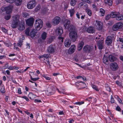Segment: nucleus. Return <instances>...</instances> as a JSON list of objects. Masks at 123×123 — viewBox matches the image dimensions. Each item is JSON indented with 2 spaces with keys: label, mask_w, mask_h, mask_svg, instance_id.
<instances>
[{
  "label": "nucleus",
  "mask_w": 123,
  "mask_h": 123,
  "mask_svg": "<svg viewBox=\"0 0 123 123\" xmlns=\"http://www.w3.org/2000/svg\"><path fill=\"white\" fill-rule=\"evenodd\" d=\"M20 16L19 15H16V28L17 27L18 30L20 31L24 30L25 27V25L24 21H19V18Z\"/></svg>",
  "instance_id": "f257e3e1"
},
{
  "label": "nucleus",
  "mask_w": 123,
  "mask_h": 123,
  "mask_svg": "<svg viewBox=\"0 0 123 123\" xmlns=\"http://www.w3.org/2000/svg\"><path fill=\"white\" fill-rule=\"evenodd\" d=\"M95 41L97 42V44L99 49H102L103 47L104 39L101 37L100 35H98L96 37Z\"/></svg>",
  "instance_id": "f03ea898"
},
{
  "label": "nucleus",
  "mask_w": 123,
  "mask_h": 123,
  "mask_svg": "<svg viewBox=\"0 0 123 123\" xmlns=\"http://www.w3.org/2000/svg\"><path fill=\"white\" fill-rule=\"evenodd\" d=\"M35 28L37 30H39L42 27L43 22L42 20L40 19H38L35 21Z\"/></svg>",
  "instance_id": "7ed1b4c3"
},
{
  "label": "nucleus",
  "mask_w": 123,
  "mask_h": 123,
  "mask_svg": "<svg viewBox=\"0 0 123 123\" xmlns=\"http://www.w3.org/2000/svg\"><path fill=\"white\" fill-rule=\"evenodd\" d=\"M69 36L72 42H75L76 40L78 37V34L76 31H71L69 33Z\"/></svg>",
  "instance_id": "20e7f679"
},
{
  "label": "nucleus",
  "mask_w": 123,
  "mask_h": 123,
  "mask_svg": "<svg viewBox=\"0 0 123 123\" xmlns=\"http://www.w3.org/2000/svg\"><path fill=\"white\" fill-rule=\"evenodd\" d=\"M37 4L36 1L34 0H32L29 2L27 4V7L29 9H32Z\"/></svg>",
  "instance_id": "39448f33"
},
{
  "label": "nucleus",
  "mask_w": 123,
  "mask_h": 123,
  "mask_svg": "<svg viewBox=\"0 0 123 123\" xmlns=\"http://www.w3.org/2000/svg\"><path fill=\"white\" fill-rule=\"evenodd\" d=\"M61 21V18L59 16L55 17L52 20V23L53 25L55 26L58 25Z\"/></svg>",
  "instance_id": "423d86ee"
},
{
  "label": "nucleus",
  "mask_w": 123,
  "mask_h": 123,
  "mask_svg": "<svg viewBox=\"0 0 123 123\" xmlns=\"http://www.w3.org/2000/svg\"><path fill=\"white\" fill-rule=\"evenodd\" d=\"M123 25L122 22H118L114 25L113 26L112 29L114 31H116L121 28Z\"/></svg>",
  "instance_id": "0eeeda50"
},
{
  "label": "nucleus",
  "mask_w": 123,
  "mask_h": 123,
  "mask_svg": "<svg viewBox=\"0 0 123 123\" xmlns=\"http://www.w3.org/2000/svg\"><path fill=\"white\" fill-rule=\"evenodd\" d=\"M47 91V92L49 95H53L55 92V87L53 86H50L48 88Z\"/></svg>",
  "instance_id": "6e6552de"
},
{
  "label": "nucleus",
  "mask_w": 123,
  "mask_h": 123,
  "mask_svg": "<svg viewBox=\"0 0 123 123\" xmlns=\"http://www.w3.org/2000/svg\"><path fill=\"white\" fill-rule=\"evenodd\" d=\"M34 21V19L32 18H30L27 19L26 21V23L27 25L29 26L33 25Z\"/></svg>",
  "instance_id": "1a4fd4ad"
},
{
  "label": "nucleus",
  "mask_w": 123,
  "mask_h": 123,
  "mask_svg": "<svg viewBox=\"0 0 123 123\" xmlns=\"http://www.w3.org/2000/svg\"><path fill=\"white\" fill-rule=\"evenodd\" d=\"M93 47L92 46L88 45H86L83 48L84 51L86 52L90 53L93 50Z\"/></svg>",
  "instance_id": "9d476101"
},
{
  "label": "nucleus",
  "mask_w": 123,
  "mask_h": 123,
  "mask_svg": "<svg viewBox=\"0 0 123 123\" xmlns=\"http://www.w3.org/2000/svg\"><path fill=\"white\" fill-rule=\"evenodd\" d=\"M110 66L111 69L113 71L117 70L118 68V66L117 64L115 62L111 63L110 64Z\"/></svg>",
  "instance_id": "9b49d317"
},
{
  "label": "nucleus",
  "mask_w": 123,
  "mask_h": 123,
  "mask_svg": "<svg viewBox=\"0 0 123 123\" xmlns=\"http://www.w3.org/2000/svg\"><path fill=\"white\" fill-rule=\"evenodd\" d=\"M76 49V47L75 45H72L68 50V53L70 54H72L75 51Z\"/></svg>",
  "instance_id": "f8f14e48"
},
{
  "label": "nucleus",
  "mask_w": 123,
  "mask_h": 123,
  "mask_svg": "<svg viewBox=\"0 0 123 123\" xmlns=\"http://www.w3.org/2000/svg\"><path fill=\"white\" fill-rule=\"evenodd\" d=\"M75 85L76 86L79 87L80 86L81 87V88H85L86 86L85 83L83 82H82L81 81H78L76 82L75 83Z\"/></svg>",
  "instance_id": "ddd939ff"
},
{
  "label": "nucleus",
  "mask_w": 123,
  "mask_h": 123,
  "mask_svg": "<svg viewBox=\"0 0 123 123\" xmlns=\"http://www.w3.org/2000/svg\"><path fill=\"white\" fill-rule=\"evenodd\" d=\"M55 49L52 45H50L48 47L47 51L50 54H52L55 52Z\"/></svg>",
  "instance_id": "4468645a"
},
{
  "label": "nucleus",
  "mask_w": 123,
  "mask_h": 123,
  "mask_svg": "<svg viewBox=\"0 0 123 123\" xmlns=\"http://www.w3.org/2000/svg\"><path fill=\"white\" fill-rule=\"evenodd\" d=\"M112 42V40L111 37L110 36H108L105 40V43L108 45H109L111 44Z\"/></svg>",
  "instance_id": "2eb2a0df"
},
{
  "label": "nucleus",
  "mask_w": 123,
  "mask_h": 123,
  "mask_svg": "<svg viewBox=\"0 0 123 123\" xmlns=\"http://www.w3.org/2000/svg\"><path fill=\"white\" fill-rule=\"evenodd\" d=\"M3 43L6 46L8 47H11V46L12 45V44L10 42L8 38H6L4 39V40L3 41Z\"/></svg>",
  "instance_id": "dca6fc26"
},
{
  "label": "nucleus",
  "mask_w": 123,
  "mask_h": 123,
  "mask_svg": "<svg viewBox=\"0 0 123 123\" xmlns=\"http://www.w3.org/2000/svg\"><path fill=\"white\" fill-rule=\"evenodd\" d=\"M96 22L97 25V30H102L103 27L102 23H101L100 21H96Z\"/></svg>",
  "instance_id": "f3484780"
},
{
  "label": "nucleus",
  "mask_w": 123,
  "mask_h": 123,
  "mask_svg": "<svg viewBox=\"0 0 123 123\" xmlns=\"http://www.w3.org/2000/svg\"><path fill=\"white\" fill-rule=\"evenodd\" d=\"M7 14H8L11 13L12 10V8L11 6H9L4 8Z\"/></svg>",
  "instance_id": "a211bd4d"
},
{
  "label": "nucleus",
  "mask_w": 123,
  "mask_h": 123,
  "mask_svg": "<svg viewBox=\"0 0 123 123\" xmlns=\"http://www.w3.org/2000/svg\"><path fill=\"white\" fill-rule=\"evenodd\" d=\"M64 27L66 29L69 26V25L71 23V21L69 20L66 19L64 21Z\"/></svg>",
  "instance_id": "6ab92c4d"
},
{
  "label": "nucleus",
  "mask_w": 123,
  "mask_h": 123,
  "mask_svg": "<svg viewBox=\"0 0 123 123\" xmlns=\"http://www.w3.org/2000/svg\"><path fill=\"white\" fill-rule=\"evenodd\" d=\"M67 28L68 31H75L76 29L75 26L73 25H70Z\"/></svg>",
  "instance_id": "aec40b11"
},
{
  "label": "nucleus",
  "mask_w": 123,
  "mask_h": 123,
  "mask_svg": "<svg viewBox=\"0 0 123 123\" xmlns=\"http://www.w3.org/2000/svg\"><path fill=\"white\" fill-rule=\"evenodd\" d=\"M71 43V42L70 39H66L65 42V45L66 47H68L70 46Z\"/></svg>",
  "instance_id": "412c9836"
},
{
  "label": "nucleus",
  "mask_w": 123,
  "mask_h": 123,
  "mask_svg": "<svg viewBox=\"0 0 123 123\" xmlns=\"http://www.w3.org/2000/svg\"><path fill=\"white\" fill-rule=\"evenodd\" d=\"M119 14V13L118 12H112L110 14L111 18H112L116 17Z\"/></svg>",
  "instance_id": "4be33fe9"
},
{
  "label": "nucleus",
  "mask_w": 123,
  "mask_h": 123,
  "mask_svg": "<svg viewBox=\"0 0 123 123\" xmlns=\"http://www.w3.org/2000/svg\"><path fill=\"white\" fill-rule=\"evenodd\" d=\"M108 57L109 61L111 62L115 61L117 59L116 57L112 55H109Z\"/></svg>",
  "instance_id": "5701e85b"
},
{
  "label": "nucleus",
  "mask_w": 123,
  "mask_h": 123,
  "mask_svg": "<svg viewBox=\"0 0 123 123\" xmlns=\"http://www.w3.org/2000/svg\"><path fill=\"white\" fill-rule=\"evenodd\" d=\"M103 61L105 64L108 65L109 64V61L107 56L104 55L103 59Z\"/></svg>",
  "instance_id": "b1692460"
},
{
  "label": "nucleus",
  "mask_w": 123,
  "mask_h": 123,
  "mask_svg": "<svg viewBox=\"0 0 123 123\" xmlns=\"http://www.w3.org/2000/svg\"><path fill=\"white\" fill-rule=\"evenodd\" d=\"M84 43L82 41H81L80 42L78 45V50L79 51H80L82 49Z\"/></svg>",
  "instance_id": "393cba45"
},
{
  "label": "nucleus",
  "mask_w": 123,
  "mask_h": 123,
  "mask_svg": "<svg viewBox=\"0 0 123 123\" xmlns=\"http://www.w3.org/2000/svg\"><path fill=\"white\" fill-rule=\"evenodd\" d=\"M63 33V31H58V34L59 35L58 37V39H62V42H63V38L62 37V35Z\"/></svg>",
  "instance_id": "a878e982"
},
{
  "label": "nucleus",
  "mask_w": 123,
  "mask_h": 123,
  "mask_svg": "<svg viewBox=\"0 0 123 123\" xmlns=\"http://www.w3.org/2000/svg\"><path fill=\"white\" fill-rule=\"evenodd\" d=\"M12 22L11 25L12 28L13 29L15 28V17L13 16L12 17Z\"/></svg>",
  "instance_id": "bb28decb"
},
{
  "label": "nucleus",
  "mask_w": 123,
  "mask_h": 123,
  "mask_svg": "<svg viewBox=\"0 0 123 123\" xmlns=\"http://www.w3.org/2000/svg\"><path fill=\"white\" fill-rule=\"evenodd\" d=\"M105 11L102 8H100L99 9V15L101 16H103L105 15Z\"/></svg>",
  "instance_id": "cd10ccee"
},
{
  "label": "nucleus",
  "mask_w": 123,
  "mask_h": 123,
  "mask_svg": "<svg viewBox=\"0 0 123 123\" xmlns=\"http://www.w3.org/2000/svg\"><path fill=\"white\" fill-rule=\"evenodd\" d=\"M105 3L106 4H107L109 6H111L112 4V0H105Z\"/></svg>",
  "instance_id": "c85d7f7f"
},
{
  "label": "nucleus",
  "mask_w": 123,
  "mask_h": 123,
  "mask_svg": "<svg viewBox=\"0 0 123 123\" xmlns=\"http://www.w3.org/2000/svg\"><path fill=\"white\" fill-rule=\"evenodd\" d=\"M37 33V32L36 31H31L30 35L31 38H33L35 37Z\"/></svg>",
  "instance_id": "c756f323"
},
{
  "label": "nucleus",
  "mask_w": 123,
  "mask_h": 123,
  "mask_svg": "<svg viewBox=\"0 0 123 123\" xmlns=\"http://www.w3.org/2000/svg\"><path fill=\"white\" fill-rule=\"evenodd\" d=\"M47 37V33L45 32H43L42 34L41 37L42 39L45 40Z\"/></svg>",
  "instance_id": "7c9ffc66"
},
{
  "label": "nucleus",
  "mask_w": 123,
  "mask_h": 123,
  "mask_svg": "<svg viewBox=\"0 0 123 123\" xmlns=\"http://www.w3.org/2000/svg\"><path fill=\"white\" fill-rule=\"evenodd\" d=\"M0 91L3 93H5V87L3 84H2V86H0Z\"/></svg>",
  "instance_id": "2f4dec72"
},
{
  "label": "nucleus",
  "mask_w": 123,
  "mask_h": 123,
  "mask_svg": "<svg viewBox=\"0 0 123 123\" xmlns=\"http://www.w3.org/2000/svg\"><path fill=\"white\" fill-rule=\"evenodd\" d=\"M28 97L31 99H33L35 98L36 96L31 93H30L28 95Z\"/></svg>",
  "instance_id": "473e14b6"
},
{
  "label": "nucleus",
  "mask_w": 123,
  "mask_h": 123,
  "mask_svg": "<svg viewBox=\"0 0 123 123\" xmlns=\"http://www.w3.org/2000/svg\"><path fill=\"white\" fill-rule=\"evenodd\" d=\"M77 0H71L70 2V5L72 6H74L77 2Z\"/></svg>",
  "instance_id": "72a5a7b5"
},
{
  "label": "nucleus",
  "mask_w": 123,
  "mask_h": 123,
  "mask_svg": "<svg viewBox=\"0 0 123 123\" xmlns=\"http://www.w3.org/2000/svg\"><path fill=\"white\" fill-rule=\"evenodd\" d=\"M116 19L117 20H120L123 19V16L122 15L119 14L117 16Z\"/></svg>",
  "instance_id": "f704fd0d"
},
{
  "label": "nucleus",
  "mask_w": 123,
  "mask_h": 123,
  "mask_svg": "<svg viewBox=\"0 0 123 123\" xmlns=\"http://www.w3.org/2000/svg\"><path fill=\"white\" fill-rule=\"evenodd\" d=\"M22 0H16V5L19 6L20 5L22 2Z\"/></svg>",
  "instance_id": "c9c22d12"
},
{
  "label": "nucleus",
  "mask_w": 123,
  "mask_h": 123,
  "mask_svg": "<svg viewBox=\"0 0 123 123\" xmlns=\"http://www.w3.org/2000/svg\"><path fill=\"white\" fill-rule=\"evenodd\" d=\"M23 42V40H22V39H20L18 41V42L17 43L18 46L19 47H21L22 45Z\"/></svg>",
  "instance_id": "e433bc0d"
},
{
  "label": "nucleus",
  "mask_w": 123,
  "mask_h": 123,
  "mask_svg": "<svg viewBox=\"0 0 123 123\" xmlns=\"http://www.w3.org/2000/svg\"><path fill=\"white\" fill-rule=\"evenodd\" d=\"M86 12L88 14V15L91 16L92 15V12L91 10L88 8H86L85 10Z\"/></svg>",
  "instance_id": "4c0bfd02"
},
{
  "label": "nucleus",
  "mask_w": 123,
  "mask_h": 123,
  "mask_svg": "<svg viewBox=\"0 0 123 123\" xmlns=\"http://www.w3.org/2000/svg\"><path fill=\"white\" fill-rule=\"evenodd\" d=\"M70 16L72 17L74 15V9H71L69 10Z\"/></svg>",
  "instance_id": "58836bf2"
},
{
  "label": "nucleus",
  "mask_w": 123,
  "mask_h": 123,
  "mask_svg": "<svg viewBox=\"0 0 123 123\" xmlns=\"http://www.w3.org/2000/svg\"><path fill=\"white\" fill-rule=\"evenodd\" d=\"M35 31V29L32 26H29L28 27L26 30L25 31Z\"/></svg>",
  "instance_id": "ea45409f"
},
{
  "label": "nucleus",
  "mask_w": 123,
  "mask_h": 123,
  "mask_svg": "<svg viewBox=\"0 0 123 123\" xmlns=\"http://www.w3.org/2000/svg\"><path fill=\"white\" fill-rule=\"evenodd\" d=\"M23 17L25 18H27L29 16V14L27 13L24 12L23 13Z\"/></svg>",
  "instance_id": "a19ab883"
},
{
  "label": "nucleus",
  "mask_w": 123,
  "mask_h": 123,
  "mask_svg": "<svg viewBox=\"0 0 123 123\" xmlns=\"http://www.w3.org/2000/svg\"><path fill=\"white\" fill-rule=\"evenodd\" d=\"M11 16L10 15H6L5 16L4 18L6 20H8L10 19Z\"/></svg>",
  "instance_id": "79ce46f5"
},
{
  "label": "nucleus",
  "mask_w": 123,
  "mask_h": 123,
  "mask_svg": "<svg viewBox=\"0 0 123 123\" xmlns=\"http://www.w3.org/2000/svg\"><path fill=\"white\" fill-rule=\"evenodd\" d=\"M63 31V28L61 26H59L56 29V31Z\"/></svg>",
  "instance_id": "37998d69"
},
{
  "label": "nucleus",
  "mask_w": 123,
  "mask_h": 123,
  "mask_svg": "<svg viewBox=\"0 0 123 123\" xmlns=\"http://www.w3.org/2000/svg\"><path fill=\"white\" fill-rule=\"evenodd\" d=\"M115 96V98H117L118 100L119 101L120 103L123 104V103H122L121 100L119 98V97L118 96L116 95Z\"/></svg>",
  "instance_id": "c03bdc74"
},
{
  "label": "nucleus",
  "mask_w": 123,
  "mask_h": 123,
  "mask_svg": "<svg viewBox=\"0 0 123 123\" xmlns=\"http://www.w3.org/2000/svg\"><path fill=\"white\" fill-rule=\"evenodd\" d=\"M44 57L46 58H48L50 57V55L49 54H44L43 55Z\"/></svg>",
  "instance_id": "a18cd8bd"
},
{
  "label": "nucleus",
  "mask_w": 123,
  "mask_h": 123,
  "mask_svg": "<svg viewBox=\"0 0 123 123\" xmlns=\"http://www.w3.org/2000/svg\"><path fill=\"white\" fill-rule=\"evenodd\" d=\"M30 78L31 80H33V81H36V80H38L39 79V78H33L31 75H30Z\"/></svg>",
  "instance_id": "49530a36"
},
{
  "label": "nucleus",
  "mask_w": 123,
  "mask_h": 123,
  "mask_svg": "<svg viewBox=\"0 0 123 123\" xmlns=\"http://www.w3.org/2000/svg\"><path fill=\"white\" fill-rule=\"evenodd\" d=\"M41 8V6L40 5H37V6L36 8L35 11H38Z\"/></svg>",
  "instance_id": "de8ad7c7"
},
{
  "label": "nucleus",
  "mask_w": 123,
  "mask_h": 123,
  "mask_svg": "<svg viewBox=\"0 0 123 123\" xmlns=\"http://www.w3.org/2000/svg\"><path fill=\"white\" fill-rule=\"evenodd\" d=\"M92 87L93 89H95V90L97 91H99V89L95 85H93L92 86Z\"/></svg>",
  "instance_id": "09e8293b"
},
{
  "label": "nucleus",
  "mask_w": 123,
  "mask_h": 123,
  "mask_svg": "<svg viewBox=\"0 0 123 123\" xmlns=\"http://www.w3.org/2000/svg\"><path fill=\"white\" fill-rule=\"evenodd\" d=\"M84 103V101H81L80 102H76L74 104H75L76 105H80L82 104H83Z\"/></svg>",
  "instance_id": "8fccbe9b"
},
{
  "label": "nucleus",
  "mask_w": 123,
  "mask_h": 123,
  "mask_svg": "<svg viewBox=\"0 0 123 123\" xmlns=\"http://www.w3.org/2000/svg\"><path fill=\"white\" fill-rule=\"evenodd\" d=\"M118 39L119 41L122 42L121 43H123V44L122 45V47H121V48H123V38H119Z\"/></svg>",
  "instance_id": "3c124183"
},
{
  "label": "nucleus",
  "mask_w": 123,
  "mask_h": 123,
  "mask_svg": "<svg viewBox=\"0 0 123 123\" xmlns=\"http://www.w3.org/2000/svg\"><path fill=\"white\" fill-rule=\"evenodd\" d=\"M5 1L7 2L12 3H13L14 1V0H5Z\"/></svg>",
  "instance_id": "603ef678"
},
{
  "label": "nucleus",
  "mask_w": 123,
  "mask_h": 123,
  "mask_svg": "<svg viewBox=\"0 0 123 123\" xmlns=\"http://www.w3.org/2000/svg\"><path fill=\"white\" fill-rule=\"evenodd\" d=\"M81 15L82 13H79L78 12H77L76 14V16L79 19H80V15Z\"/></svg>",
  "instance_id": "864d4df0"
},
{
  "label": "nucleus",
  "mask_w": 123,
  "mask_h": 123,
  "mask_svg": "<svg viewBox=\"0 0 123 123\" xmlns=\"http://www.w3.org/2000/svg\"><path fill=\"white\" fill-rule=\"evenodd\" d=\"M82 1H84L89 4H91V2L89 0H82Z\"/></svg>",
  "instance_id": "5fc2aeb1"
},
{
  "label": "nucleus",
  "mask_w": 123,
  "mask_h": 123,
  "mask_svg": "<svg viewBox=\"0 0 123 123\" xmlns=\"http://www.w3.org/2000/svg\"><path fill=\"white\" fill-rule=\"evenodd\" d=\"M93 27H90L88 29L87 31H93Z\"/></svg>",
  "instance_id": "6e6d98bb"
},
{
  "label": "nucleus",
  "mask_w": 123,
  "mask_h": 123,
  "mask_svg": "<svg viewBox=\"0 0 123 123\" xmlns=\"http://www.w3.org/2000/svg\"><path fill=\"white\" fill-rule=\"evenodd\" d=\"M95 3H96L98 5H100V3H99L98 4V2H101L100 0H95Z\"/></svg>",
  "instance_id": "4d7b16f0"
},
{
  "label": "nucleus",
  "mask_w": 123,
  "mask_h": 123,
  "mask_svg": "<svg viewBox=\"0 0 123 123\" xmlns=\"http://www.w3.org/2000/svg\"><path fill=\"white\" fill-rule=\"evenodd\" d=\"M105 88L106 90L109 91L110 92L111 91V89L108 86H105Z\"/></svg>",
  "instance_id": "13d9d810"
},
{
  "label": "nucleus",
  "mask_w": 123,
  "mask_h": 123,
  "mask_svg": "<svg viewBox=\"0 0 123 123\" xmlns=\"http://www.w3.org/2000/svg\"><path fill=\"white\" fill-rule=\"evenodd\" d=\"M111 17V16L110 15H107L105 19L106 20H108Z\"/></svg>",
  "instance_id": "bf43d9fd"
},
{
  "label": "nucleus",
  "mask_w": 123,
  "mask_h": 123,
  "mask_svg": "<svg viewBox=\"0 0 123 123\" xmlns=\"http://www.w3.org/2000/svg\"><path fill=\"white\" fill-rule=\"evenodd\" d=\"M111 103H113L114 102V100L112 95L111 96Z\"/></svg>",
  "instance_id": "052dcab7"
},
{
  "label": "nucleus",
  "mask_w": 123,
  "mask_h": 123,
  "mask_svg": "<svg viewBox=\"0 0 123 123\" xmlns=\"http://www.w3.org/2000/svg\"><path fill=\"white\" fill-rule=\"evenodd\" d=\"M15 66L14 67L10 66L9 67L8 69L10 70H12L13 69H15Z\"/></svg>",
  "instance_id": "680f3d73"
},
{
  "label": "nucleus",
  "mask_w": 123,
  "mask_h": 123,
  "mask_svg": "<svg viewBox=\"0 0 123 123\" xmlns=\"http://www.w3.org/2000/svg\"><path fill=\"white\" fill-rule=\"evenodd\" d=\"M88 7L87 5V4H84L83 6V8H84L86 10V8H87Z\"/></svg>",
  "instance_id": "e2e57ef3"
},
{
  "label": "nucleus",
  "mask_w": 123,
  "mask_h": 123,
  "mask_svg": "<svg viewBox=\"0 0 123 123\" xmlns=\"http://www.w3.org/2000/svg\"><path fill=\"white\" fill-rule=\"evenodd\" d=\"M116 83L120 86H122V83L118 81H116Z\"/></svg>",
  "instance_id": "0e129e2a"
},
{
  "label": "nucleus",
  "mask_w": 123,
  "mask_h": 123,
  "mask_svg": "<svg viewBox=\"0 0 123 123\" xmlns=\"http://www.w3.org/2000/svg\"><path fill=\"white\" fill-rule=\"evenodd\" d=\"M22 98L25 99L27 101H29V99L28 98L25 96H23Z\"/></svg>",
  "instance_id": "69168bd1"
},
{
  "label": "nucleus",
  "mask_w": 123,
  "mask_h": 123,
  "mask_svg": "<svg viewBox=\"0 0 123 123\" xmlns=\"http://www.w3.org/2000/svg\"><path fill=\"white\" fill-rule=\"evenodd\" d=\"M8 63H6L4 66V68H8Z\"/></svg>",
  "instance_id": "338daca9"
},
{
  "label": "nucleus",
  "mask_w": 123,
  "mask_h": 123,
  "mask_svg": "<svg viewBox=\"0 0 123 123\" xmlns=\"http://www.w3.org/2000/svg\"><path fill=\"white\" fill-rule=\"evenodd\" d=\"M46 26L49 27H51V25L50 23H47L46 24Z\"/></svg>",
  "instance_id": "774afa93"
}]
</instances>
